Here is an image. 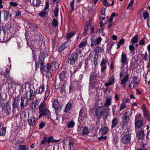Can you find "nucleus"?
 <instances>
[{
    "label": "nucleus",
    "mask_w": 150,
    "mask_h": 150,
    "mask_svg": "<svg viewBox=\"0 0 150 150\" xmlns=\"http://www.w3.org/2000/svg\"><path fill=\"white\" fill-rule=\"evenodd\" d=\"M38 109L39 118L42 116H49L50 115L51 113L49 109L47 108V105L44 101L40 103Z\"/></svg>",
    "instance_id": "obj_1"
},
{
    "label": "nucleus",
    "mask_w": 150,
    "mask_h": 150,
    "mask_svg": "<svg viewBox=\"0 0 150 150\" xmlns=\"http://www.w3.org/2000/svg\"><path fill=\"white\" fill-rule=\"evenodd\" d=\"M48 56L46 52H40L39 56V58L35 61V71L40 67V70L44 64V61L45 59Z\"/></svg>",
    "instance_id": "obj_2"
},
{
    "label": "nucleus",
    "mask_w": 150,
    "mask_h": 150,
    "mask_svg": "<svg viewBox=\"0 0 150 150\" xmlns=\"http://www.w3.org/2000/svg\"><path fill=\"white\" fill-rule=\"evenodd\" d=\"M105 108L103 106H101L96 108L94 112V114L93 115L94 117H96L97 119H98L99 120H100V118L104 115L105 113Z\"/></svg>",
    "instance_id": "obj_3"
},
{
    "label": "nucleus",
    "mask_w": 150,
    "mask_h": 150,
    "mask_svg": "<svg viewBox=\"0 0 150 150\" xmlns=\"http://www.w3.org/2000/svg\"><path fill=\"white\" fill-rule=\"evenodd\" d=\"M52 67H51V64L49 63H47L45 65L44 64L43 67H42L41 69V71H43L46 73V76L47 77H49L51 75V70Z\"/></svg>",
    "instance_id": "obj_4"
},
{
    "label": "nucleus",
    "mask_w": 150,
    "mask_h": 150,
    "mask_svg": "<svg viewBox=\"0 0 150 150\" xmlns=\"http://www.w3.org/2000/svg\"><path fill=\"white\" fill-rule=\"evenodd\" d=\"M78 56V52L76 51L70 54L67 60L68 63L70 64H73L75 63Z\"/></svg>",
    "instance_id": "obj_5"
},
{
    "label": "nucleus",
    "mask_w": 150,
    "mask_h": 150,
    "mask_svg": "<svg viewBox=\"0 0 150 150\" xmlns=\"http://www.w3.org/2000/svg\"><path fill=\"white\" fill-rule=\"evenodd\" d=\"M82 65L81 62L79 63L78 65L76 66V68L75 67H74L73 68H71L70 70V79L73 78L75 76V73L78 70V69H80L81 68Z\"/></svg>",
    "instance_id": "obj_6"
},
{
    "label": "nucleus",
    "mask_w": 150,
    "mask_h": 150,
    "mask_svg": "<svg viewBox=\"0 0 150 150\" xmlns=\"http://www.w3.org/2000/svg\"><path fill=\"white\" fill-rule=\"evenodd\" d=\"M128 59L127 57V54L124 52H122L121 55L120 61L122 63V67H123L124 65H127V67H128Z\"/></svg>",
    "instance_id": "obj_7"
},
{
    "label": "nucleus",
    "mask_w": 150,
    "mask_h": 150,
    "mask_svg": "<svg viewBox=\"0 0 150 150\" xmlns=\"http://www.w3.org/2000/svg\"><path fill=\"white\" fill-rule=\"evenodd\" d=\"M21 100L20 106L21 108H23L24 107L28 105L29 99L27 97L25 96H21Z\"/></svg>",
    "instance_id": "obj_8"
},
{
    "label": "nucleus",
    "mask_w": 150,
    "mask_h": 150,
    "mask_svg": "<svg viewBox=\"0 0 150 150\" xmlns=\"http://www.w3.org/2000/svg\"><path fill=\"white\" fill-rule=\"evenodd\" d=\"M90 40L91 42V47H93L94 46L99 45L102 41V38L100 36H99L97 39L92 38H91Z\"/></svg>",
    "instance_id": "obj_9"
},
{
    "label": "nucleus",
    "mask_w": 150,
    "mask_h": 150,
    "mask_svg": "<svg viewBox=\"0 0 150 150\" xmlns=\"http://www.w3.org/2000/svg\"><path fill=\"white\" fill-rule=\"evenodd\" d=\"M99 74L98 72L96 70H93L90 76V81L96 80Z\"/></svg>",
    "instance_id": "obj_10"
},
{
    "label": "nucleus",
    "mask_w": 150,
    "mask_h": 150,
    "mask_svg": "<svg viewBox=\"0 0 150 150\" xmlns=\"http://www.w3.org/2000/svg\"><path fill=\"white\" fill-rule=\"evenodd\" d=\"M3 110L7 115H8L11 111V105L9 102H7L4 104L3 106Z\"/></svg>",
    "instance_id": "obj_11"
},
{
    "label": "nucleus",
    "mask_w": 150,
    "mask_h": 150,
    "mask_svg": "<svg viewBox=\"0 0 150 150\" xmlns=\"http://www.w3.org/2000/svg\"><path fill=\"white\" fill-rule=\"evenodd\" d=\"M20 98L18 96L15 97L13 99L12 103L13 109L18 108L19 106Z\"/></svg>",
    "instance_id": "obj_12"
},
{
    "label": "nucleus",
    "mask_w": 150,
    "mask_h": 150,
    "mask_svg": "<svg viewBox=\"0 0 150 150\" xmlns=\"http://www.w3.org/2000/svg\"><path fill=\"white\" fill-rule=\"evenodd\" d=\"M131 138L130 134H128L122 137L121 139V141L123 144H127L130 142Z\"/></svg>",
    "instance_id": "obj_13"
},
{
    "label": "nucleus",
    "mask_w": 150,
    "mask_h": 150,
    "mask_svg": "<svg viewBox=\"0 0 150 150\" xmlns=\"http://www.w3.org/2000/svg\"><path fill=\"white\" fill-rule=\"evenodd\" d=\"M145 136L144 130L141 129L137 133L136 137L139 140H142L143 139Z\"/></svg>",
    "instance_id": "obj_14"
},
{
    "label": "nucleus",
    "mask_w": 150,
    "mask_h": 150,
    "mask_svg": "<svg viewBox=\"0 0 150 150\" xmlns=\"http://www.w3.org/2000/svg\"><path fill=\"white\" fill-rule=\"evenodd\" d=\"M143 121L142 120H134V125L135 129H139L143 125Z\"/></svg>",
    "instance_id": "obj_15"
},
{
    "label": "nucleus",
    "mask_w": 150,
    "mask_h": 150,
    "mask_svg": "<svg viewBox=\"0 0 150 150\" xmlns=\"http://www.w3.org/2000/svg\"><path fill=\"white\" fill-rule=\"evenodd\" d=\"M91 81V88L93 89L95 88L96 89H98L99 85L100 83V81L97 79L96 80L92 81Z\"/></svg>",
    "instance_id": "obj_16"
},
{
    "label": "nucleus",
    "mask_w": 150,
    "mask_h": 150,
    "mask_svg": "<svg viewBox=\"0 0 150 150\" xmlns=\"http://www.w3.org/2000/svg\"><path fill=\"white\" fill-rule=\"evenodd\" d=\"M59 101L57 99H55L52 102V107L56 110H57L60 106Z\"/></svg>",
    "instance_id": "obj_17"
},
{
    "label": "nucleus",
    "mask_w": 150,
    "mask_h": 150,
    "mask_svg": "<svg viewBox=\"0 0 150 150\" xmlns=\"http://www.w3.org/2000/svg\"><path fill=\"white\" fill-rule=\"evenodd\" d=\"M106 59L104 60L103 59L102 60L100 65L101 66V71L103 72L105 71L106 70Z\"/></svg>",
    "instance_id": "obj_18"
},
{
    "label": "nucleus",
    "mask_w": 150,
    "mask_h": 150,
    "mask_svg": "<svg viewBox=\"0 0 150 150\" xmlns=\"http://www.w3.org/2000/svg\"><path fill=\"white\" fill-rule=\"evenodd\" d=\"M66 81H64L62 82H60L59 85H60V92L61 93H66Z\"/></svg>",
    "instance_id": "obj_19"
},
{
    "label": "nucleus",
    "mask_w": 150,
    "mask_h": 150,
    "mask_svg": "<svg viewBox=\"0 0 150 150\" xmlns=\"http://www.w3.org/2000/svg\"><path fill=\"white\" fill-rule=\"evenodd\" d=\"M36 119L34 116L33 117H30V119L28 120V121L30 126L33 127L35 125L36 123Z\"/></svg>",
    "instance_id": "obj_20"
},
{
    "label": "nucleus",
    "mask_w": 150,
    "mask_h": 150,
    "mask_svg": "<svg viewBox=\"0 0 150 150\" xmlns=\"http://www.w3.org/2000/svg\"><path fill=\"white\" fill-rule=\"evenodd\" d=\"M59 64L56 61H54L51 64V67H52V71H55L59 67Z\"/></svg>",
    "instance_id": "obj_21"
},
{
    "label": "nucleus",
    "mask_w": 150,
    "mask_h": 150,
    "mask_svg": "<svg viewBox=\"0 0 150 150\" xmlns=\"http://www.w3.org/2000/svg\"><path fill=\"white\" fill-rule=\"evenodd\" d=\"M86 116V113L83 110V109H81L79 112V119H80L81 120L84 119L85 117Z\"/></svg>",
    "instance_id": "obj_22"
},
{
    "label": "nucleus",
    "mask_w": 150,
    "mask_h": 150,
    "mask_svg": "<svg viewBox=\"0 0 150 150\" xmlns=\"http://www.w3.org/2000/svg\"><path fill=\"white\" fill-rule=\"evenodd\" d=\"M60 140H56L54 139L53 136H51L48 137L47 138V143L48 144H49L50 143H57L59 142L60 141Z\"/></svg>",
    "instance_id": "obj_23"
},
{
    "label": "nucleus",
    "mask_w": 150,
    "mask_h": 150,
    "mask_svg": "<svg viewBox=\"0 0 150 150\" xmlns=\"http://www.w3.org/2000/svg\"><path fill=\"white\" fill-rule=\"evenodd\" d=\"M66 73L64 71H61L59 74V80L60 82H62V81H66L64 80V79L66 77Z\"/></svg>",
    "instance_id": "obj_24"
},
{
    "label": "nucleus",
    "mask_w": 150,
    "mask_h": 150,
    "mask_svg": "<svg viewBox=\"0 0 150 150\" xmlns=\"http://www.w3.org/2000/svg\"><path fill=\"white\" fill-rule=\"evenodd\" d=\"M4 14V19L5 21H6L9 19V17H11L12 14L9 15V11L7 10H3Z\"/></svg>",
    "instance_id": "obj_25"
},
{
    "label": "nucleus",
    "mask_w": 150,
    "mask_h": 150,
    "mask_svg": "<svg viewBox=\"0 0 150 150\" xmlns=\"http://www.w3.org/2000/svg\"><path fill=\"white\" fill-rule=\"evenodd\" d=\"M104 50L103 48L100 47L99 46H98L96 47L94 50L95 55L97 56L98 55L99 53L100 52H103Z\"/></svg>",
    "instance_id": "obj_26"
},
{
    "label": "nucleus",
    "mask_w": 150,
    "mask_h": 150,
    "mask_svg": "<svg viewBox=\"0 0 150 150\" xmlns=\"http://www.w3.org/2000/svg\"><path fill=\"white\" fill-rule=\"evenodd\" d=\"M45 89V85H42L40 86L36 90L35 93L37 94H41Z\"/></svg>",
    "instance_id": "obj_27"
},
{
    "label": "nucleus",
    "mask_w": 150,
    "mask_h": 150,
    "mask_svg": "<svg viewBox=\"0 0 150 150\" xmlns=\"http://www.w3.org/2000/svg\"><path fill=\"white\" fill-rule=\"evenodd\" d=\"M119 121L118 119L116 117L113 118L112 121L111 128L113 129L116 125H117Z\"/></svg>",
    "instance_id": "obj_28"
},
{
    "label": "nucleus",
    "mask_w": 150,
    "mask_h": 150,
    "mask_svg": "<svg viewBox=\"0 0 150 150\" xmlns=\"http://www.w3.org/2000/svg\"><path fill=\"white\" fill-rule=\"evenodd\" d=\"M72 105L71 103H68L66 105L65 109L64 110V112L65 113H67L69 111L71 107H72Z\"/></svg>",
    "instance_id": "obj_29"
},
{
    "label": "nucleus",
    "mask_w": 150,
    "mask_h": 150,
    "mask_svg": "<svg viewBox=\"0 0 150 150\" xmlns=\"http://www.w3.org/2000/svg\"><path fill=\"white\" fill-rule=\"evenodd\" d=\"M31 4L34 6H39L41 4V0H31Z\"/></svg>",
    "instance_id": "obj_30"
},
{
    "label": "nucleus",
    "mask_w": 150,
    "mask_h": 150,
    "mask_svg": "<svg viewBox=\"0 0 150 150\" xmlns=\"http://www.w3.org/2000/svg\"><path fill=\"white\" fill-rule=\"evenodd\" d=\"M127 112H126L123 115L122 117V121L125 123H126L129 118V116L127 115Z\"/></svg>",
    "instance_id": "obj_31"
},
{
    "label": "nucleus",
    "mask_w": 150,
    "mask_h": 150,
    "mask_svg": "<svg viewBox=\"0 0 150 150\" xmlns=\"http://www.w3.org/2000/svg\"><path fill=\"white\" fill-rule=\"evenodd\" d=\"M75 32L73 31H71L69 33H67L66 35V38L67 40L70 39L74 35H75Z\"/></svg>",
    "instance_id": "obj_32"
},
{
    "label": "nucleus",
    "mask_w": 150,
    "mask_h": 150,
    "mask_svg": "<svg viewBox=\"0 0 150 150\" xmlns=\"http://www.w3.org/2000/svg\"><path fill=\"white\" fill-rule=\"evenodd\" d=\"M145 81L146 83L147 82L148 79H150L149 80L148 82V84L149 85L150 84V70H148L146 73V74L144 77Z\"/></svg>",
    "instance_id": "obj_33"
},
{
    "label": "nucleus",
    "mask_w": 150,
    "mask_h": 150,
    "mask_svg": "<svg viewBox=\"0 0 150 150\" xmlns=\"http://www.w3.org/2000/svg\"><path fill=\"white\" fill-rule=\"evenodd\" d=\"M76 90V83L71 84L69 88V92L73 93Z\"/></svg>",
    "instance_id": "obj_34"
},
{
    "label": "nucleus",
    "mask_w": 150,
    "mask_h": 150,
    "mask_svg": "<svg viewBox=\"0 0 150 150\" xmlns=\"http://www.w3.org/2000/svg\"><path fill=\"white\" fill-rule=\"evenodd\" d=\"M89 133V130L88 127L86 126L84 127L82 130V134L84 136L85 135H87Z\"/></svg>",
    "instance_id": "obj_35"
},
{
    "label": "nucleus",
    "mask_w": 150,
    "mask_h": 150,
    "mask_svg": "<svg viewBox=\"0 0 150 150\" xmlns=\"http://www.w3.org/2000/svg\"><path fill=\"white\" fill-rule=\"evenodd\" d=\"M47 143V137H44L42 139L41 141L40 145L42 147H44L45 146V144Z\"/></svg>",
    "instance_id": "obj_36"
},
{
    "label": "nucleus",
    "mask_w": 150,
    "mask_h": 150,
    "mask_svg": "<svg viewBox=\"0 0 150 150\" xmlns=\"http://www.w3.org/2000/svg\"><path fill=\"white\" fill-rule=\"evenodd\" d=\"M36 38L38 39L39 42L42 44V43L43 42V40L44 38V37L40 35H37L35 37V38L36 39Z\"/></svg>",
    "instance_id": "obj_37"
},
{
    "label": "nucleus",
    "mask_w": 150,
    "mask_h": 150,
    "mask_svg": "<svg viewBox=\"0 0 150 150\" xmlns=\"http://www.w3.org/2000/svg\"><path fill=\"white\" fill-rule=\"evenodd\" d=\"M129 79V74H127L121 81L120 84L121 85L125 84Z\"/></svg>",
    "instance_id": "obj_38"
},
{
    "label": "nucleus",
    "mask_w": 150,
    "mask_h": 150,
    "mask_svg": "<svg viewBox=\"0 0 150 150\" xmlns=\"http://www.w3.org/2000/svg\"><path fill=\"white\" fill-rule=\"evenodd\" d=\"M111 103V99L110 98H107L106 100L105 103V106L104 107H107L110 106Z\"/></svg>",
    "instance_id": "obj_39"
},
{
    "label": "nucleus",
    "mask_w": 150,
    "mask_h": 150,
    "mask_svg": "<svg viewBox=\"0 0 150 150\" xmlns=\"http://www.w3.org/2000/svg\"><path fill=\"white\" fill-rule=\"evenodd\" d=\"M29 148L27 145H21L19 146L18 150H28Z\"/></svg>",
    "instance_id": "obj_40"
},
{
    "label": "nucleus",
    "mask_w": 150,
    "mask_h": 150,
    "mask_svg": "<svg viewBox=\"0 0 150 150\" xmlns=\"http://www.w3.org/2000/svg\"><path fill=\"white\" fill-rule=\"evenodd\" d=\"M138 35H136L134 36L131 40V42L133 44L136 43L138 41Z\"/></svg>",
    "instance_id": "obj_41"
},
{
    "label": "nucleus",
    "mask_w": 150,
    "mask_h": 150,
    "mask_svg": "<svg viewBox=\"0 0 150 150\" xmlns=\"http://www.w3.org/2000/svg\"><path fill=\"white\" fill-rule=\"evenodd\" d=\"M50 91L49 89H47L45 91V94L44 96V100L45 102L47 100V98L50 94Z\"/></svg>",
    "instance_id": "obj_42"
},
{
    "label": "nucleus",
    "mask_w": 150,
    "mask_h": 150,
    "mask_svg": "<svg viewBox=\"0 0 150 150\" xmlns=\"http://www.w3.org/2000/svg\"><path fill=\"white\" fill-rule=\"evenodd\" d=\"M103 134H106L109 130V129L107 127L104 126V127H102L101 129Z\"/></svg>",
    "instance_id": "obj_43"
},
{
    "label": "nucleus",
    "mask_w": 150,
    "mask_h": 150,
    "mask_svg": "<svg viewBox=\"0 0 150 150\" xmlns=\"http://www.w3.org/2000/svg\"><path fill=\"white\" fill-rule=\"evenodd\" d=\"M59 12V8L58 7L56 6L54 10V14L55 17H57L58 16Z\"/></svg>",
    "instance_id": "obj_44"
},
{
    "label": "nucleus",
    "mask_w": 150,
    "mask_h": 150,
    "mask_svg": "<svg viewBox=\"0 0 150 150\" xmlns=\"http://www.w3.org/2000/svg\"><path fill=\"white\" fill-rule=\"evenodd\" d=\"M118 16V14H116L115 12H113L111 14L110 18L109 19V22H112L113 20V18L114 17H117Z\"/></svg>",
    "instance_id": "obj_45"
},
{
    "label": "nucleus",
    "mask_w": 150,
    "mask_h": 150,
    "mask_svg": "<svg viewBox=\"0 0 150 150\" xmlns=\"http://www.w3.org/2000/svg\"><path fill=\"white\" fill-rule=\"evenodd\" d=\"M6 128L5 127L3 126L1 128L2 130L1 132L0 130V135L1 136H4L5 135L6 133Z\"/></svg>",
    "instance_id": "obj_46"
},
{
    "label": "nucleus",
    "mask_w": 150,
    "mask_h": 150,
    "mask_svg": "<svg viewBox=\"0 0 150 150\" xmlns=\"http://www.w3.org/2000/svg\"><path fill=\"white\" fill-rule=\"evenodd\" d=\"M47 14V13L45 11H42L40 13L38 14V15L41 18H45L46 15Z\"/></svg>",
    "instance_id": "obj_47"
},
{
    "label": "nucleus",
    "mask_w": 150,
    "mask_h": 150,
    "mask_svg": "<svg viewBox=\"0 0 150 150\" xmlns=\"http://www.w3.org/2000/svg\"><path fill=\"white\" fill-rule=\"evenodd\" d=\"M75 124L74 122L72 120L67 124V127L69 128H72L74 127Z\"/></svg>",
    "instance_id": "obj_48"
},
{
    "label": "nucleus",
    "mask_w": 150,
    "mask_h": 150,
    "mask_svg": "<svg viewBox=\"0 0 150 150\" xmlns=\"http://www.w3.org/2000/svg\"><path fill=\"white\" fill-rule=\"evenodd\" d=\"M87 44V40H85L84 41H81L79 44V47L80 48L84 47Z\"/></svg>",
    "instance_id": "obj_49"
},
{
    "label": "nucleus",
    "mask_w": 150,
    "mask_h": 150,
    "mask_svg": "<svg viewBox=\"0 0 150 150\" xmlns=\"http://www.w3.org/2000/svg\"><path fill=\"white\" fill-rule=\"evenodd\" d=\"M52 25L54 27H57L58 25V22L54 18L52 22Z\"/></svg>",
    "instance_id": "obj_50"
},
{
    "label": "nucleus",
    "mask_w": 150,
    "mask_h": 150,
    "mask_svg": "<svg viewBox=\"0 0 150 150\" xmlns=\"http://www.w3.org/2000/svg\"><path fill=\"white\" fill-rule=\"evenodd\" d=\"M74 0H73L71 1L70 4V6L71 8V10L70 11V13H72L74 9Z\"/></svg>",
    "instance_id": "obj_51"
},
{
    "label": "nucleus",
    "mask_w": 150,
    "mask_h": 150,
    "mask_svg": "<svg viewBox=\"0 0 150 150\" xmlns=\"http://www.w3.org/2000/svg\"><path fill=\"white\" fill-rule=\"evenodd\" d=\"M27 45L31 49L32 51H33V50H34L35 48V46L32 44L31 43H29L28 42V40L27 39Z\"/></svg>",
    "instance_id": "obj_52"
},
{
    "label": "nucleus",
    "mask_w": 150,
    "mask_h": 150,
    "mask_svg": "<svg viewBox=\"0 0 150 150\" xmlns=\"http://www.w3.org/2000/svg\"><path fill=\"white\" fill-rule=\"evenodd\" d=\"M70 42L69 41L67 40L62 45L63 46V47H64V48L65 49L67 47L69 46Z\"/></svg>",
    "instance_id": "obj_53"
},
{
    "label": "nucleus",
    "mask_w": 150,
    "mask_h": 150,
    "mask_svg": "<svg viewBox=\"0 0 150 150\" xmlns=\"http://www.w3.org/2000/svg\"><path fill=\"white\" fill-rule=\"evenodd\" d=\"M76 90L77 89V90L79 91H81L82 86L80 83L79 82H77L76 83Z\"/></svg>",
    "instance_id": "obj_54"
},
{
    "label": "nucleus",
    "mask_w": 150,
    "mask_h": 150,
    "mask_svg": "<svg viewBox=\"0 0 150 150\" xmlns=\"http://www.w3.org/2000/svg\"><path fill=\"white\" fill-rule=\"evenodd\" d=\"M146 127H147L146 129L147 130V133L146 134V139L147 140L149 141V140H150V138L149 137L150 130L149 131L148 130L149 128V125H147V126H146Z\"/></svg>",
    "instance_id": "obj_55"
},
{
    "label": "nucleus",
    "mask_w": 150,
    "mask_h": 150,
    "mask_svg": "<svg viewBox=\"0 0 150 150\" xmlns=\"http://www.w3.org/2000/svg\"><path fill=\"white\" fill-rule=\"evenodd\" d=\"M115 78L114 76H113L110 78L108 80L109 82L111 84H113L114 82Z\"/></svg>",
    "instance_id": "obj_56"
},
{
    "label": "nucleus",
    "mask_w": 150,
    "mask_h": 150,
    "mask_svg": "<svg viewBox=\"0 0 150 150\" xmlns=\"http://www.w3.org/2000/svg\"><path fill=\"white\" fill-rule=\"evenodd\" d=\"M45 122H41L39 124V129H42L45 126Z\"/></svg>",
    "instance_id": "obj_57"
},
{
    "label": "nucleus",
    "mask_w": 150,
    "mask_h": 150,
    "mask_svg": "<svg viewBox=\"0 0 150 150\" xmlns=\"http://www.w3.org/2000/svg\"><path fill=\"white\" fill-rule=\"evenodd\" d=\"M9 4L10 6L14 7L17 6L18 5V4L17 2L12 1L10 2Z\"/></svg>",
    "instance_id": "obj_58"
},
{
    "label": "nucleus",
    "mask_w": 150,
    "mask_h": 150,
    "mask_svg": "<svg viewBox=\"0 0 150 150\" xmlns=\"http://www.w3.org/2000/svg\"><path fill=\"white\" fill-rule=\"evenodd\" d=\"M129 48L131 52H134L135 50V47H134L133 44L130 45L129 47Z\"/></svg>",
    "instance_id": "obj_59"
},
{
    "label": "nucleus",
    "mask_w": 150,
    "mask_h": 150,
    "mask_svg": "<svg viewBox=\"0 0 150 150\" xmlns=\"http://www.w3.org/2000/svg\"><path fill=\"white\" fill-rule=\"evenodd\" d=\"M88 28H86V27H85L84 32L83 33V36H85L88 34Z\"/></svg>",
    "instance_id": "obj_60"
},
{
    "label": "nucleus",
    "mask_w": 150,
    "mask_h": 150,
    "mask_svg": "<svg viewBox=\"0 0 150 150\" xmlns=\"http://www.w3.org/2000/svg\"><path fill=\"white\" fill-rule=\"evenodd\" d=\"M146 43V40H144L142 39H141L140 41L139 42V45H144Z\"/></svg>",
    "instance_id": "obj_61"
},
{
    "label": "nucleus",
    "mask_w": 150,
    "mask_h": 150,
    "mask_svg": "<svg viewBox=\"0 0 150 150\" xmlns=\"http://www.w3.org/2000/svg\"><path fill=\"white\" fill-rule=\"evenodd\" d=\"M65 48L63 47L62 45L60 46L58 49V51L59 53H61L62 52V51L65 49Z\"/></svg>",
    "instance_id": "obj_62"
},
{
    "label": "nucleus",
    "mask_w": 150,
    "mask_h": 150,
    "mask_svg": "<svg viewBox=\"0 0 150 150\" xmlns=\"http://www.w3.org/2000/svg\"><path fill=\"white\" fill-rule=\"evenodd\" d=\"M143 15L144 18V20H145L147 18H148L149 17V14L147 12H144L143 13Z\"/></svg>",
    "instance_id": "obj_63"
},
{
    "label": "nucleus",
    "mask_w": 150,
    "mask_h": 150,
    "mask_svg": "<svg viewBox=\"0 0 150 150\" xmlns=\"http://www.w3.org/2000/svg\"><path fill=\"white\" fill-rule=\"evenodd\" d=\"M21 12L20 10H18L16 12V14L15 16V17H18L21 15Z\"/></svg>",
    "instance_id": "obj_64"
}]
</instances>
